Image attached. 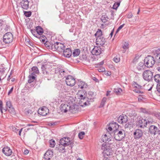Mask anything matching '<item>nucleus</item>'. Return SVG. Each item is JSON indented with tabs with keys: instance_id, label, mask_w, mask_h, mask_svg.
<instances>
[{
	"instance_id": "f03ea898",
	"label": "nucleus",
	"mask_w": 160,
	"mask_h": 160,
	"mask_svg": "<svg viewBox=\"0 0 160 160\" xmlns=\"http://www.w3.org/2000/svg\"><path fill=\"white\" fill-rule=\"evenodd\" d=\"M95 98V96L93 92L90 91L88 93V97H85L82 95H80L79 98L80 99V101L81 102H83V104L85 106L90 104V101L93 102L94 99Z\"/></svg>"
},
{
	"instance_id": "6e6552de",
	"label": "nucleus",
	"mask_w": 160,
	"mask_h": 160,
	"mask_svg": "<svg viewBox=\"0 0 160 160\" xmlns=\"http://www.w3.org/2000/svg\"><path fill=\"white\" fill-rule=\"evenodd\" d=\"M13 35L10 32L6 33L3 36V40L6 44H9L13 41Z\"/></svg>"
},
{
	"instance_id": "a19ab883",
	"label": "nucleus",
	"mask_w": 160,
	"mask_h": 160,
	"mask_svg": "<svg viewBox=\"0 0 160 160\" xmlns=\"http://www.w3.org/2000/svg\"><path fill=\"white\" fill-rule=\"evenodd\" d=\"M85 135V133L84 132H81L78 134V137L79 138L82 139Z\"/></svg>"
},
{
	"instance_id": "20e7f679",
	"label": "nucleus",
	"mask_w": 160,
	"mask_h": 160,
	"mask_svg": "<svg viewBox=\"0 0 160 160\" xmlns=\"http://www.w3.org/2000/svg\"><path fill=\"white\" fill-rule=\"evenodd\" d=\"M145 65L148 68L152 67L155 64V60L153 57L148 56L144 59Z\"/></svg>"
},
{
	"instance_id": "393cba45",
	"label": "nucleus",
	"mask_w": 160,
	"mask_h": 160,
	"mask_svg": "<svg viewBox=\"0 0 160 160\" xmlns=\"http://www.w3.org/2000/svg\"><path fill=\"white\" fill-rule=\"evenodd\" d=\"M35 75L34 73H31L30 75L28 78V82L29 83H31L33 82L35 80Z\"/></svg>"
},
{
	"instance_id": "cd10ccee",
	"label": "nucleus",
	"mask_w": 160,
	"mask_h": 160,
	"mask_svg": "<svg viewBox=\"0 0 160 160\" xmlns=\"http://www.w3.org/2000/svg\"><path fill=\"white\" fill-rule=\"evenodd\" d=\"M132 86L133 88H136L138 89H142L143 88L142 86L137 83V82H132Z\"/></svg>"
},
{
	"instance_id": "c9c22d12",
	"label": "nucleus",
	"mask_w": 160,
	"mask_h": 160,
	"mask_svg": "<svg viewBox=\"0 0 160 160\" xmlns=\"http://www.w3.org/2000/svg\"><path fill=\"white\" fill-rule=\"evenodd\" d=\"M107 100V98H105V97L103 98L102 100L101 104H100V106H99V107L100 108L103 107L105 105V102H106Z\"/></svg>"
},
{
	"instance_id": "1a4fd4ad",
	"label": "nucleus",
	"mask_w": 160,
	"mask_h": 160,
	"mask_svg": "<svg viewBox=\"0 0 160 160\" xmlns=\"http://www.w3.org/2000/svg\"><path fill=\"white\" fill-rule=\"evenodd\" d=\"M142 76L144 80L149 82L152 80L153 72L150 70H146L143 72Z\"/></svg>"
},
{
	"instance_id": "09e8293b",
	"label": "nucleus",
	"mask_w": 160,
	"mask_h": 160,
	"mask_svg": "<svg viewBox=\"0 0 160 160\" xmlns=\"http://www.w3.org/2000/svg\"><path fill=\"white\" fill-rule=\"evenodd\" d=\"M129 44L128 43L125 42L124 45L122 46V48L124 49H127L128 48Z\"/></svg>"
},
{
	"instance_id": "8fccbe9b",
	"label": "nucleus",
	"mask_w": 160,
	"mask_h": 160,
	"mask_svg": "<svg viewBox=\"0 0 160 160\" xmlns=\"http://www.w3.org/2000/svg\"><path fill=\"white\" fill-rule=\"evenodd\" d=\"M134 92L138 93H142L143 92L140 90V89H135L133 90Z\"/></svg>"
},
{
	"instance_id": "f704fd0d",
	"label": "nucleus",
	"mask_w": 160,
	"mask_h": 160,
	"mask_svg": "<svg viewBox=\"0 0 160 160\" xmlns=\"http://www.w3.org/2000/svg\"><path fill=\"white\" fill-rule=\"evenodd\" d=\"M95 36L96 38L98 37H102V32L101 30L98 29L96 33H95Z\"/></svg>"
},
{
	"instance_id": "338daca9",
	"label": "nucleus",
	"mask_w": 160,
	"mask_h": 160,
	"mask_svg": "<svg viewBox=\"0 0 160 160\" xmlns=\"http://www.w3.org/2000/svg\"><path fill=\"white\" fill-rule=\"evenodd\" d=\"M121 2V1H119V2H116L115 3V4L117 6V7H118L120 5V3Z\"/></svg>"
},
{
	"instance_id": "052dcab7",
	"label": "nucleus",
	"mask_w": 160,
	"mask_h": 160,
	"mask_svg": "<svg viewBox=\"0 0 160 160\" xmlns=\"http://www.w3.org/2000/svg\"><path fill=\"white\" fill-rule=\"evenodd\" d=\"M13 87H12L11 88V89L9 90V91L8 92V95H9L10 94V93H11L13 91Z\"/></svg>"
},
{
	"instance_id": "a18cd8bd",
	"label": "nucleus",
	"mask_w": 160,
	"mask_h": 160,
	"mask_svg": "<svg viewBox=\"0 0 160 160\" xmlns=\"http://www.w3.org/2000/svg\"><path fill=\"white\" fill-rule=\"evenodd\" d=\"M113 61L116 63L120 61V58L117 56L113 58Z\"/></svg>"
},
{
	"instance_id": "79ce46f5",
	"label": "nucleus",
	"mask_w": 160,
	"mask_h": 160,
	"mask_svg": "<svg viewBox=\"0 0 160 160\" xmlns=\"http://www.w3.org/2000/svg\"><path fill=\"white\" fill-rule=\"evenodd\" d=\"M146 121L147 122V125L148 124H152L153 122V119L149 117L147 119H146Z\"/></svg>"
},
{
	"instance_id": "4be33fe9",
	"label": "nucleus",
	"mask_w": 160,
	"mask_h": 160,
	"mask_svg": "<svg viewBox=\"0 0 160 160\" xmlns=\"http://www.w3.org/2000/svg\"><path fill=\"white\" fill-rule=\"evenodd\" d=\"M118 121L121 124L126 123L128 121V117L126 115H121L118 118Z\"/></svg>"
},
{
	"instance_id": "f8f14e48",
	"label": "nucleus",
	"mask_w": 160,
	"mask_h": 160,
	"mask_svg": "<svg viewBox=\"0 0 160 160\" xmlns=\"http://www.w3.org/2000/svg\"><path fill=\"white\" fill-rule=\"evenodd\" d=\"M66 82L67 85L72 87L75 85V81L72 76H68L66 79Z\"/></svg>"
},
{
	"instance_id": "f257e3e1",
	"label": "nucleus",
	"mask_w": 160,
	"mask_h": 160,
	"mask_svg": "<svg viewBox=\"0 0 160 160\" xmlns=\"http://www.w3.org/2000/svg\"><path fill=\"white\" fill-rule=\"evenodd\" d=\"M42 72L43 73L46 75V78H47L48 80H51L52 77L53 76L54 71L53 69H51L52 67L48 64L44 65L41 64Z\"/></svg>"
},
{
	"instance_id": "ddd939ff",
	"label": "nucleus",
	"mask_w": 160,
	"mask_h": 160,
	"mask_svg": "<svg viewBox=\"0 0 160 160\" xmlns=\"http://www.w3.org/2000/svg\"><path fill=\"white\" fill-rule=\"evenodd\" d=\"M102 51L101 48L99 47H94L91 51V53L93 55H98L101 53Z\"/></svg>"
},
{
	"instance_id": "bb28decb",
	"label": "nucleus",
	"mask_w": 160,
	"mask_h": 160,
	"mask_svg": "<svg viewBox=\"0 0 160 160\" xmlns=\"http://www.w3.org/2000/svg\"><path fill=\"white\" fill-rule=\"evenodd\" d=\"M36 29L38 35H39V36L42 35L43 32L42 28L39 26L36 27Z\"/></svg>"
},
{
	"instance_id": "bf43d9fd",
	"label": "nucleus",
	"mask_w": 160,
	"mask_h": 160,
	"mask_svg": "<svg viewBox=\"0 0 160 160\" xmlns=\"http://www.w3.org/2000/svg\"><path fill=\"white\" fill-rule=\"evenodd\" d=\"M132 13H129L128 15V18H131L132 17Z\"/></svg>"
},
{
	"instance_id": "6e6d98bb",
	"label": "nucleus",
	"mask_w": 160,
	"mask_h": 160,
	"mask_svg": "<svg viewBox=\"0 0 160 160\" xmlns=\"http://www.w3.org/2000/svg\"><path fill=\"white\" fill-rule=\"evenodd\" d=\"M5 68H0V72H1L2 73L4 72L5 70Z\"/></svg>"
},
{
	"instance_id": "a878e982",
	"label": "nucleus",
	"mask_w": 160,
	"mask_h": 160,
	"mask_svg": "<svg viewBox=\"0 0 160 160\" xmlns=\"http://www.w3.org/2000/svg\"><path fill=\"white\" fill-rule=\"evenodd\" d=\"M53 71H54V73H58L59 72L61 75H63V73L65 72L64 69L58 67L55 69H53Z\"/></svg>"
},
{
	"instance_id": "58836bf2",
	"label": "nucleus",
	"mask_w": 160,
	"mask_h": 160,
	"mask_svg": "<svg viewBox=\"0 0 160 160\" xmlns=\"http://www.w3.org/2000/svg\"><path fill=\"white\" fill-rule=\"evenodd\" d=\"M113 91L117 94H119L122 91V89L120 88H115Z\"/></svg>"
},
{
	"instance_id": "69168bd1",
	"label": "nucleus",
	"mask_w": 160,
	"mask_h": 160,
	"mask_svg": "<svg viewBox=\"0 0 160 160\" xmlns=\"http://www.w3.org/2000/svg\"><path fill=\"white\" fill-rule=\"evenodd\" d=\"M29 150L28 149H26L24 150V153L25 155H27L29 153Z\"/></svg>"
},
{
	"instance_id": "680f3d73",
	"label": "nucleus",
	"mask_w": 160,
	"mask_h": 160,
	"mask_svg": "<svg viewBox=\"0 0 160 160\" xmlns=\"http://www.w3.org/2000/svg\"><path fill=\"white\" fill-rule=\"evenodd\" d=\"M110 126H109L108 127L107 130H108V131H111L112 130V126L111 125V124H110Z\"/></svg>"
},
{
	"instance_id": "423d86ee",
	"label": "nucleus",
	"mask_w": 160,
	"mask_h": 160,
	"mask_svg": "<svg viewBox=\"0 0 160 160\" xmlns=\"http://www.w3.org/2000/svg\"><path fill=\"white\" fill-rule=\"evenodd\" d=\"M136 122L137 126L138 128H144L147 126L146 119H143L140 116H139L137 117Z\"/></svg>"
},
{
	"instance_id": "dca6fc26",
	"label": "nucleus",
	"mask_w": 160,
	"mask_h": 160,
	"mask_svg": "<svg viewBox=\"0 0 160 160\" xmlns=\"http://www.w3.org/2000/svg\"><path fill=\"white\" fill-rule=\"evenodd\" d=\"M158 128L154 125H151L149 128L148 132L151 134L155 135L158 132Z\"/></svg>"
},
{
	"instance_id": "c03bdc74",
	"label": "nucleus",
	"mask_w": 160,
	"mask_h": 160,
	"mask_svg": "<svg viewBox=\"0 0 160 160\" xmlns=\"http://www.w3.org/2000/svg\"><path fill=\"white\" fill-rule=\"evenodd\" d=\"M24 14L27 17H29L31 15L32 12L30 11H25Z\"/></svg>"
},
{
	"instance_id": "864d4df0",
	"label": "nucleus",
	"mask_w": 160,
	"mask_h": 160,
	"mask_svg": "<svg viewBox=\"0 0 160 160\" xmlns=\"http://www.w3.org/2000/svg\"><path fill=\"white\" fill-rule=\"evenodd\" d=\"M155 116L159 119L160 120V113L158 112L155 114Z\"/></svg>"
},
{
	"instance_id": "7ed1b4c3",
	"label": "nucleus",
	"mask_w": 160,
	"mask_h": 160,
	"mask_svg": "<svg viewBox=\"0 0 160 160\" xmlns=\"http://www.w3.org/2000/svg\"><path fill=\"white\" fill-rule=\"evenodd\" d=\"M114 137L117 141H120L123 139L125 137V132L123 130L119 131L116 129L114 130Z\"/></svg>"
},
{
	"instance_id": "6ab92c4d",
	"label": "nucleus",
	"mask_w": 160,
	"mask_h": 160,
	"mask_svg": "<svg viewBox=\"0 0 160 160\" xmlns=\"http://www.w3.org/2000/svg\"><path fill=\"white\" fill-rule=\"evenodd\" d=\"M2 152L5 155L8 156L11 155L12 152L11 149L8 147L4 148L2 150Z\"/></svg>"
},
{
	"instance_id": "774afa93",
	"label": "nucleus",
	"mask_w": 160,
	"mask_h": 160,
	"mask_svg": "<svg viewBox=\"0 0 160 160\" xmlns=\"http://www.w3.org/2000/svg\"><path fill=\"white\" fill-rule=\"evenodd\" d=\"M118 7L114 3V5H113L112 8L114 9H117L118 8Z\"/></svg>"
},
{
	"instance_id": "de8ad7c7",
	"label": "nucleus",
	"mask_w": 160,
	"mask_h": 160,
	"mask_svg": "<svg viewBox=\"0 0 160 160\" xmlns=\"http://www.w3.org/2000/svg\"><path fill=\"white\" fill-rule=\"evenodd\" d=\"M6 105L8 107V108L12 107L11 102L10 101H8L6 102Z\"/></svg>"
},
{
	"instance_id": "4d7b16f0",
	"label": "nucleus",
	"mask_w": 160,
	"mask_h": 160,
	"mask_svg": "<svg viewBox=\"0 0 160 160\" xmlns=\"http://www.w3.org/2000/svg\"><path fill=\"white\" fill-rule=\"evenodd\" d=\"M105 68H101L98 69V71L99 72H103L105 71Z\"/></svg>"
},
{
	"instance_id": "e2e57ef3",
	"label": "nucleus",
	"mask_w": 160,
	"mask_h": 160,
	"mask_svg": "<svg viewBox=\"0 0 160 160\" xmlns=\"http://www.w3.org/2000/svg\"><path fill=\"white\" fill-rule=\"evenodd\" d=\"M102 160H110L108 158L106 157L105 155H103V158Z\"/></svg>"
},
{
	"instance_id": "72a5a7b5",
	"label": "nucleus",
	"mask_w": 160,
	"mask_h": 160,
	"mask_svg": "<svg viewBox=\"0 0 160 160\" xmlns=\"http://www.w3.org/2000/svg\"><path fill=\"white\" fill-rule=\"evenodd\" d=\"M128 114L130 117H133V118L136 117L137 115L135 110L129 111Z\"/></svg>"
},
{
	"instance_id": "49530a36",
	"label": "nucleus",
	"mask_w": 160,
	"mask_h": 160,
	"mask_svg": "<svg viewBox=\"0 0 160 160\" xmlns=\"http://www.w3.org/2000/svg\"><path fill=\"white\" fill-rule=\"evenodd\" d=\"M108 18L107 19L105 17H103V16H102L101 18V20L102 22L104 23L108 21Z\"/></svg>"
},
{
	"instance_id": "7c9ffc66",
	"label": "nucleus",
	"mask_w": 160,
	"mask_h": 160,
	"mask_svg": "<svg viewBox=\"0 0 160 160\" xmlns=\"http://www.w3.org/2000/svg\"><path fill=\"white\" fill-rule=\"evenodd\" d=\"M102 140L103 142H108L111 141V139H110V138H109L107 136L106 134H105L102 137Z\"/></svg>"
},
{
	"instance_id": "4c0bfd02",
	"label": "nucleus",
	"mask_w": 160,
	"mask_h": 160,
	"mask_svg": "<svg viewBox=\"0 0 160 160\" xmlns=\"http://www.w3.org/2000/svg\"><path fill=\"white\" fill-rule=\"evenodd\" d=\"M32 70L33 71L32 73H34L35 74V73H38L39 71L38 68L37 67H33L32 68Z\"/></svg>"
},
{
	"instance_id": "5701e85b",
	"label": "nucleus",
	"mask_w": 160,
	"mask_h": 160,
	"mask_svg": "<svg viewBox=\"0 0 160 160\" xmlns=\"http://www.w3.org/2000/svg\"><path fill=\"white\" fill-rule=\"evenodd\" d=\"M21 7L24 9L27 10L29 8L28 0H22L21 2Z\"/></svg>"
},
{
	"instance_id": "aec40b11",
	"label": "nucleus",
	"mask_w": 160,
	"mask_h": 160,
	"mask_svg": "<svg viewBox=\"0 0 160 160\" xmlns=\"http://www.w3.org/2000/svg\"><path fill=\"white\" fill-rule=\"evenodd\" d=\"M62 52H63V55L65 57L69 58L72 56V52L71 49L70 48L64 49Z\"/></svg>"
},
{
	"instance_id": "0e129e2a",
	"label": "nucleus",
	"mask_w": 160,
	"mask_h": 160,
	"mask_svg": "<svg viewBox=\"0 0 160 160\" xmlns=\"http://www.w3.org/2000/svg\"><path fill=\"white\" fill-rule=\"evenodd\" d=\"M137 69H138V70H143L144 69V68L143 67H140L139 66H138L137 67Z\"/></svg>"
},
{
	"instance_id": "412c9836",
	"label": "nucleus",
	"mask_w": 160,
	"mask_h": 160,
	"mask_svg": "<svg viewBox=\"0 0 160 160\" xmlns=\"http://www.w3.org/2000/svg\"><path fill=\"white\" fill-rule=\"evenodd\" d=\"M53 154V152L52 151L48 150L45 153L43 159L50 160Z\"/></svg>"
},
{
	"instance_id": "9b49d317",
	"label": "nucleus",
	"mask_w": 160,
	"mask_h": 160,
	"mask_svg": "<svg viewBox=\"0 0 160 160\" xmlns=\"http://www.w3.org/2000/svg\"><path fill=\"white\" fill-rule=\"evenodd\" d=\"M142 135L143 132L142 131L139 129L136 130L133 133L134 138L136 140L142 137Z\"/></svg>"
},
{
	"instance_id": "2eb2a0df",
	"label": "nucleus",
	"mask_w": 160,
	"mask_h": 160,
	"mask_svg": "<svg viewBox=\"0 0 160 160\" xmlns=\"http://www.w3.org/2000/svg\"><path fill=\"white\" fill-rule=\"evenodd\" d=\"M49 113V110L46 107H43L41 109H39L38 113L42 116H45Z\"/></svg>"
},
{
	"instance_id": "a211bd4d",
	"label": "nucleus",
	"mask_w": 160,
	"mask_h": 160,
	"mask_svg": "<svg viewBox=\"0 0 160 160\" xmlns=\"http://www.w3.org/2000/svg\"><path fill=\"white\" fill-rule=\"evenodd\" d=\"M70 106L67 103L62 104L60 106V109L62 112H66L69 110Z\"/></svg>"
},
{
	"instance_id": "39448f33",
	"label": "nucleus",
	"mask_w": 160,
	"mask_h": 160,
	"mask_svg": "<svg viewBox=\"0 0 160 160\" xmlns=\"http://www.w3.org/2000/svg\"><path fill=\"white\" fill-rule=\"evenodd\" d=\"M101 149L103 150V155L109 156L112 154V150L108 144L103 143L101 147Z\"/></svg>"
},
{
	"instance_id": "2f4dec72",
	"label": "nucleus",
	"mask_w": 160,
	"mask_h": 160,
	"mask_svg": "<svg viewBox=\"0 0 160 160\" xmlns=\"http://www.w3.org/2000/svg\"><path fill=\"white\" fill-rule=\"evenodd\" d=\"M44 44L45 47L48 49H50L53 51V49H52V45H53V44H51L50 43L48 42L47 41L45 42Z\"/></svg>"
},
{
	"instance_id": "f3484780",
	"label": "nucleus",
	"mask_w": 160,
	"mask_h": 160,
	"mask_svg": "<svg viewBox=\"0 0 160 160\" xmlns=\"http://www.w3.org/2000/svg\"><path fill=\"white\" fill-rule=\"evenodd\" d=\"M155 51V52L154 54L155 62L160 64V48H158Z\"/></svg>"
},
{
	"instance_id": "c85d7f7f",
	"label": "nucleus",
	"mask_w": 160,
	"mask_h": 160,
	"mask_svg": "<svg viewBox=\"0 0 160 160\" xmlns=\"http://www.w3.org/2000/svg\"><path fill=\"white\" fill-rule=\"evenodd\" d=\"M154 81L158 83H160V74H156L153 77Z\"/></svg>"
},
{
	"instance_id": "c756f323",
	"label": "nucleus",
	"mask_w": 160,
	"mask_h": 160,
	"mask_svg": "<svg viewBox=\"0 0 160 160\" xmlns=\"http://www.w3.org/2000/svg\"><path fill=\"white\" fill-rule=\"evenodd\" d=\"M24 112L27 115L30 116L32 113L33 111L32 109L26 108L24 110Z\"/></svg>"
},
{
	"instance_id": "13d9d810",
	"label": "nucleus",
	"mask_w": 160,
	"mask_h": 160,
	"mask_svg": "<svg viewBox=\"0 0 160 160\" xmlns=\"http://www.w3.org/2000/svg\"><path fill=\"white\" fill-rule=\"evenodd\" d=\"M111 125L112 126V127L113 126L116 127V126H117L118 127V123L116 122H114V123H112L111 124Z\"/></svg>"
},
{
	"instance_id": "603ef678",
	"label": "nucleus",
	"mask_w": 160,
	"mask_h": 160,
	"mask_svg": "<svg viewBox=\"0 0 160 160\" xmlns=\"http://www.w3.org/2000/svg\"><path fill=\"white\" fill-rule=\"evenodd\" d=\"M157 91L160 93V83H158L157 86Z\"/></svg>"
},
{
	"instance_id": "5fc2aeb1",
	"label": "nucleus",
	"mask_w": 160,
	"mask_h": 160,
	"mask_svg": "<svg viewBox=\"0 0 160 160\" xmlns=\"http://www.w3.org/2000/svg\"><path fill=\"white\" fill-rule=\"evenodd\" d=\"M144 64H143L142 62H140L139 63L138 66H139L140 67H143L144 68V67H145V65H144Z\"/></svg>"
},
{
	"instance_id": "9d476101",
	"label": "nucleus",
	"mask_w": 160,
	"mask_h": 160,
	"mask_svg": "<svg viewBox=\"0 0 160 160\" xmlns=\"http://www.w3.org/2000/svg\"><path fill=\"white\" fill-rule=\"evenodd\" d=\"M72 142L70 140V138H69L64 137L60 140V143L61 145L64 147H66L71 145Z\"/></svg>"
},
{
	"instance_id": "b1692460",
	"label": "nucleus",
	"mask_w": 160,
	"mask_h": 160,
	"mask_svg": "<svg viewBox=\"0 0 160 160\" xmlns=\"http://www.w3.org/2000/svg\"><path fill=\"white\" fill-rule=\"evenodd\" d=\"M78 86L81 89L86 88L87 87V85L84 82L78 81Z\"/></svg>"
},
{
	"instance_id": "473e14b6",
	"label": "nucleus",
	"mask_w": 160,
	"mask_h": 160,
	"mask_svg": "<svg viewBox=\"0 0 160 160\" xmlns=\"http://www.w3.org/2000/svg\"><path fill=\"white\" fill-rule=\"evenodd\" d=\"M80 50L79 49H76L74 50L72 53V56L73 57L78 56L80 53Z\"/></svg>"
},
{
	"instance_id": "3c124183",
	"label": "nucleus",
	"mask_w": 160,
	"mask_h": 160,
	"mask_svg": "<svg viewBox=\"0 0 160 160\" xmlns=\"http://www.w3.org/2000/svg\"><path fill=\"white\" fill-rule=\"evenodd\" d=\"M37 38H39L40 39V40L43 39V38L44 39H46V37L44 35H40Z\"/></svg>"
},
{
	"instance_id": "4468645a",
	"label": "nucleus",
	"mask_w": 160,
	"mask_h": 160,
	"mask_svg": "<svg viewBox=\"0 0 160 160\" xmlns=\"http://www.w3.org/2000/svg\"><path fill=\"white\" fill-rule=\"evenodd\" d=\"M106 39L103 37H98L96 38V44L100 46H103L106 42Z\"/></svg>"
},
{
	"instance_id": "0eeeda50",
	"label": "nucleus",
	"mask_w": 160,
	"mask_h": 160,
	"mask_svg": "<svg viewBox=\"0 0 160 160\" xmlns=\"http://www.w3.org/2000/svg\"><path fill=\"white\" fill-rule=\"evenodd\" d=\"M52 47L53 51L57 50L59 52H62L65 49V46L64 45L60 42H57L53 44Z\"/></svg>"
},
{
	"instance_id": "e433bc0d",
	"label": "nucleus",
	"mask_w": 160,
	"mask_h": 160,
	"mask_svg": "<svg viewBox=\"0 0 160 160\" xmlns=\"http://www.w3.org/2000/svg\"><path fill=\"white\" fill-rule=\"evenodd\" d=\"M7 109L8 111L12 115H15L16 113L15 111L14 108L12 107H9V108H8Z\"/></svg>"
},
{
	"instance_id": "37998d69",
	"label": "nucleus",
	"mask_w": 160,
	"mask_h": 160,
	"mask_svg": "<svg viewBox=\"0 0 160 160\" xmlns=\"http://www.w3.org/2000/svg\"><path fill=\"white\" fill-rule=\"evenodd\" d=\"M49 143L50 147L51 148H53L54 147L55 145V141L52 139L49 141Z\"/></svg>"
},
{
	"instance_id": "ea45409f",
	"label": "nucleus",
	"mask_w": 160,
	"mask_h": 160,
	"mask_svg": "<svg viewBox=\"0 0 160 160\" xmlns=\"http://www.w3.org/2000/svg\"><path fill=\"white\" fill-rule=\"evenodd\" d=\"M31 31L32 34H33V35L35 36V37L37 38L39 36V35H38V34H37L36 29L35 30H31Z\"/></svg>"
}]
</instances>
